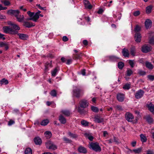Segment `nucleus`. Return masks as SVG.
I'll return each mask as SVG.
<instances>
[{
  "label": "nucleus",
  "instance_id": "obj_30",
  "mask_svg": "<svg viewBox=\"0 0 154 154\" xmlns=\"http://www.w3.org/2000/svg\"><path fill=\"white\" fill-rule=\"evenodd\" d=\"M146 120L149 123H152L153 122L152 118L149 115L147 116L146 118Z\"/></svg>",
  "mask_w": 154,
  "mask_h": 154
},
{
  "label": "nucleus",
  "instance_id": "obj_18",
  "mask_svg": "<svg viewBox=\"0 0 154 154\" xmlns=\"http://www.w3.org/2000/svg\"><path fill=\"white\" fill-rule=\"evenodd\" d=\"M145 65L146 67L150 69H152L153 68V66L151 63L147 61L146 62Z\"/></svg>",
  "mask_w": 154,
  "mask_h": 154
},
{
  "label": "nucleus",
  "instance_id": "obj_6",
  "mask_svg": "<svg viewBox=\"0 0 154 154\" xmlns=\"http://www.w3.org/2000/svg\"><path fill=\"white\" fill-rule=\"evenodd\" d=\"M144 94V91L140 89L137 91L135 93V97L137 99H139L142 97Z\"/></svg>",
  "mask_w": 154,
  "mask_h": 154
},
{
  "label": "nucleus",
  "instance_id": "obj_59",
  "mask_svg": "<svg viewBox=\"0 0 154 154\" xmlns=\"http://www.w3.org/2000/svg\"><path fill=\"white\" fill-rule=\"evenodd\" d=\"M81 74L83 75H85V69H83L81 71Z\"/></svg>",
  "mask_w": 154,
  "mask_h": 154
},
{
  "label": "nucleus",
  "instance_id": "obj_38",
  "mask_svg": "<svg viewBox=\"0 0 154 154\" xmlns=\"http://www.w3.org/2000/svg\"><path fill=\"white\" fill-rule=\"evenodd\" d=\"M25 154H32V150L30 148H27L25 151Z\"/></svg>",
  "mask_w": 154,
  "mask_h": 154
},
{
  "label": "nucleus",
  "instance_id": "obj_20",
  "mask_svg": "<svg viewBox=\"0 0 154 154\" xmlns=\"http://www.w3.org/2000/svg\"><path fill=\"white\" fill-rule=\"evenodd\" d=\"M34 141L36 145H40L42 143L41 139L39 137L35 138L34 139Z\"/></svg>",
  "mask_w": 154,
  "mask_h": 154
},
{
  "label": "nucleus",
  "instance_id": "obj_45",
  "mask_svg": "<svg viewBox=\"0 0 154 154\" xmlns=\"http://www.w3.org/2000/svg\"><path fill=\"white\" fill-rule=\"evenodd\" d=\"M124 66V64L122 62H119L118 63V67L119 69H122Z\"/></svg>",
  "mask_w": 154,
  "mask_h": 154
},
{
  "label": "nucleus",
  "instance_id": "obj_44",
  "mask_svg": "<svg viewBox=\"0 0 154 154\" xmlns=\"http://www.w3.org/2000/svg\"><path fill=\"white\" fill-rule=\"evenodd\" d=\"M91 109L93 112H98L99 110L98 109L97 107L93 106H91Z\"/></svg>",
  "mask_w": 154,
  "mask_h": 154
},
{
  "label": "nucleus",
  "instance_id": "obj_62",
  "mask_svg": "<svg viewBox=\"0 0 154 154\" xmlns=\"http://www.w3.org/2000/svg\"><path fill=\"white\" fill-rule=\"evenodd\" d=\"M136 143V141H134L132 142L131 144L132 146L134 147L135 146Z\"/></svg>",
  "mask_w": 154,
  "mask_h": 154
},
{
  "label": "nucleus",
  "instance_id": "obj_21",
  "mask_svg": "<svg viewBox=\"0 0 154 154\" xmlns=\"http://www.w3.org/2000/svg\"><path fill=\"white\" fill-rule=\"evenodd\" d=\"M24 26L26 27L29 28L34 25L32 23H30L28 22H24Z\"/></svg>",
  "mask_w": 154,
  "mask_h": 154
},
{
  "label": "nucleus",
  "instance_id": "obj_33",
  "mask_svg": "<svg viewBox=\"0 0 154 154\" xmlns=\"http://www.w3.org/2000/svg\"><path fill=\"white\" fill-rule=\"evenodd\" d=\"M140 136L141 141L142 142H146L147 140L146 136L143 134H141Z\"/></svg>",
  "mask_w": 154,
  "mask_h": 154
},
{
  "label": "nucleus",
  "instance_id": "obj_22",
  "mask_svg": "<svg viewBox=\"0 0 154 154\" xmlns=\"http://www.w3.org/2000/svg\"><path fill=\"white\" fill-rule=\"evenodd\" d=\"M59 120L60 122L63 124H64L66 123V120L65 118L62 115H60L59 117Z\"/></svg>",
  "mask_w": 154,
  "mask_h": 154
},
{
  "label": "nucleus",
  "instance_id": "obj_24",
  "mask_svg": "<svg viewBox=\"0 0 154 154\" xmlns=\"http://www.w3.org/2000/svg\"><path fill=\"white\" fill-rule=\"evenodd\" d=\"M126 75L130 76L133 74V71L131 69L128 68L126 71Z\"/></svg>",
  "mask_w": 154,
  "mask_h": 154
},
{
  "label": "nucleus",
  "instance_id": "obj_4",
  "mask_svg": "<svg viewBox=\"0 0 154 154\" xmlns=\"http://www.w3.org/2000/svg\"><path fill=\"white\" fill-rule=\"evenodd\" d=\"M91 148L96 152H100L101 148L97 143H91L90 144Z\"/></svg>",
  "mask_w": 154,
  "mask_h": 154
},
{
  "label": "nucleus",
  "instance_id": "obj_26",
  "mask_svg": "<svg viewBox=\"0 0 154 154\" xmlns=\"http://www.w3.org/2000/svg\"><path fill=\"white\" fill-rule=\"evenodd\" d=\"M148 108L149 111L154 114V105L150 104L148 106Z\"/></svg>",
  "mask_w": 154,
  "mask_h": 154
},
{
  "label": "nucleus",
  "instance_id": "obj_9",
  "mask_svg": "<svg viewBox=\"0 0 154 154\" xmlns=\"http://www.w3.org/2000/svg\"><path fill=\"white\" fill-rule=\"evenodd\" d=\"M152 49V48L150 46L144 45L142 48V51L144 53H146L150 51Z\"/></svg>",
  "mask_w": 154,
  "mask_h": 154
},
{
  "label": "nucleus",
  "instance_id": "obj_32",
  "mask_svg": "<svg viewBox=\"0 0 154 154\" xmlns=\"http://www.w3.org/2000/svg\"><path fill=\"white\" fill-rule=\"evenodd\" d=\"M44 134L45 135V136L48 138H50L52 136L51 133L49 131H45Z\"/></svg>",
  "mask_w": 154,
  "mask_h": 154
},
{
  "label": "nucleus",
  "instance_id": "obj_54",
  "mask_svg": "<svg viewBox=\"0 0 154 154\" xmlns=\"http://www.w3.org/2000/svg\"><path fill=\"white\" fill-rule=\"evenodd\" d=\"M14 123L15 122L14 121L12 120H11L9 121L8 123V125L10 126L12 125V124H14Z\"/></svg>",
  "mask_w": 154,
  "mask_h": 154
},
{
  "label": "nucleus",
  "instance_id": "obj_48",
  "mask_svg": "<svg viewBox=\"0 0 154 154\" xmlns=\"http://www.w3.org/2000/svg\"><path fill=\"white\" fill-rule=\"evenodd\" d=\"M147 77L151 81H152L154 80V75H148Z\"/></svg>",
  "mask_w": 154,
  "mask_h": 154
},
{
  "label": "nucleus",
  "instance_id": "obj_7",
  "mask_svg": "<svg viewBox=\"0 0 154 154\" xmlns=\"http://www.w3.org/2000/svg\"><path fill=\"white\" fill-rule=\"evenodd\" d=\"M46 147L49 149L55 150L57 149V146L51 143V141H48L46 143Z\"/></svg>",
  "mask_w": 154,
  "mask_h": 154
},
{
  "label": "nucleus",
  "instance_id": "obj_46",
  "mask_svg": "<svg viewBox=\"0 0 154 154\" xmlns=\"http://www.w3.org/2000/svg\"><path fill=\"white\" fill-rule=\"evenodd\" d=\"M68 134L71 137L73 138H76L77 137V135L76 134H73L70 132L68 133Z\"/></svg>",
  "mask_w": 154,
  "mask_h": 154
},
{
  "label": "nucleus",
  "instance_id": "obj_12",
  "mask_svg": "<svg viewBox=\"0 0 154 154\" xmlns=\"http://www.w3.org/2000/svg\"><path fill=\"white\" fill-rule=\"evenodd\" d=\"M84 3L85 5V7L86 9H91L92 8V6L90 4L89 1L84 0Z\"/></svg>",
  "mask_w": 154,
  "mask_h": 154
},
{
  "label": "nucleus",
  "instance_id": "obj_64",
  "mask_svg": "<svg viewBox=\"0 0 154 154\" xmlns=\"http://www.w3.org/2000/svg\"><path fill=\"white\" fill-rule=\"evenodd\" d=\"M72 60L71 59L68 60L67 61L66 63V64H69L71 63Z\"/></svg>",
  "mask_w": 154,
  "mask_h": 154
},
{
  "label": "nucleus",
  "instance_id": "obj_58",
  "mask_svg": "<svg viewBox=\"0 0 154 154\" xmlns=\"http://www.w3.org/2000/svg\"><path fill=\"white\" fill-rule=\"evenodd\" d=\"M63 40L64 42H66L68 40V38L66 36H64L63 37Z\"/></svg>",
  "mask_w": 154,
  "mask_h": 154
},
{
  "label": "nucleus",
  "instance_id": "obj_1",
  "mask_svg": "<svg viewBox=\"0 0 154 154\" xmlns=\"http://www.w3.org/2000/svg\"><path fill=\"white\" fill-rule=\"evenodd\" d=\"M8 24L11 25L12 27L9 26H4L3 27V29L4 32L11 34H17L18 33V30L20 29V27L16 24L9 21L8 22Z\"/></svg>",
  "mask_w": 154,
  "mask_h": 154
},
{
  "label": "nucleus",
  "instance_id": "obj_23",
  "mask_svg": "<svg viewBox=\"0 0 154 154\" xmlns=\"http://www.w3.org/2000/svg\"><path fill=\"white\" fill-rule=\"evenodd\" d=\"M109 59L110 60L112 61H116L119 59L118 57L114 56H110Z\"/></svg>",
  "mask_w": 154,
  "mask_h": 154
},
{
  "label": "nucleus",
  "instance_id": "obj_55",
  "mask_svg": "<svg viewBox=\"0 0 154 154\" xmlns=\"http://www.w3.org/2000/svg\"><path fill=\"white\" fill-rule=\"evenodd\" d=\"M140 14V12L139 11H137L134 12L133 13L134 16H137L139 15Z\"/></svg>",
  "mask_w": 154,
  "mask_h": 154
},
{
  "label": "nucleus",
  "instance_id": "obj_2",
  "mask_svg": "<svg viewBox=\"0 0 154 154\" xmlns=\"http://www.w3.org/2000/svg\"><path fill=\"white\" fill-rule=\"evenodd\" d=\"M7 13L9 14L14 15L19 22H22L23 21V16L19 14L20 11L18 10H10L8 11Z\"/></svg>",
  "mask_w": 154,
  "mask_h": 154
},
{
  "label": "nucleus",
  "instance_id": "obj_36",
  "mask_svg": "<svg viewBox=\"0 0 154 154\" xmlns=\"http://www.w3.org/2000/svg\"><path fill=\"white\" fill-rule=\"evenodd\" d=\"M58 71V69H57V68H55L51 72L52 76L54 77L55 76Z\"/></svg>",
  "mask_w": 154,
  "mask_h": 154
},
{
  "label": "nucleus",
  "instance_id": "obj_34",
  "mask_svg": "<svg viewBox=\"0 0 154 154\" xmlns=\"http://www.w3.org/2000/svg\"><path fill=\"white\" fill-rule=\"evenodd\" d=\"M1 2L4 4L5 6L9 5L11 3L8 0H1Z\"/></svg>",
  "mask_w": 154,
  "mask_h": 154
},
{
  "label": "nucleus",
  "instance_id": "obj_14",
  "mask_svg": "<svg viewBox=\"0 0 154 154\" xmlns=\"http://www.w3.org/2000/svg\"><path fill=\"white\" fill-rule=\"evenodd\" d=\"M141 38V34L138 32L136 33L135 34V41L137 42H140Z\"/></svg>",
  "mask_w": 154,
  "mask_h": 154
},
{
  "label": "nucleus",
  "instance_id": "obj_61",
  "mask_svg": "<svg viewBox=\"0 0 154 154\" xmlns=\"http://www.w3.org/2000/svg\"><path fill=\"white\" fill-rule=\"evenodd\" d=\"M106 141L109 143H112L113 142V140L112 139H110L109 140H106Z\"/></svg>",
  "mask_w": 154,
  "mask_h": 154
},
{
  "label": "nucleus",
  "instance_id": "obj_13",
  "mask_svg": "<svg viewBox=\"0 0 154 154\" xmlns=\"http://www.w3.org/2000/svg\"><path fill=\"white\" fill-rule=\"evenodd\" d=\"M17 35L19 37V38L22 40H26L28 38V35L25 34L23 33H17Z\"/></svg>",
  "mask_w": 154,
  "mask_h": 154
},
{
  "label": "nucleus",
  "instance_id": "obj_43",
  "mask_svg": "<svg viewBox=\"0 0 154 154\" xmlns=\"http://www.w3.org/2000/svg\"><path fill=\"white\" fill-rule=\"evenodd\" d=\"M130 85L129 84H126L123 86V88L125 90H128L130 88Z\"/></svg>",
  "mask_w": 154,
  "mask_h": 154
},
{
  "label": "nucleus",
  "instance_id": "obj_56",
  "mask_svg": "<svg viewBox=\"0 0 154 154\" xmlns=\"http://www.w3.org/2000/svg\"><path fill=\"white\" fill-rule=\"evenodd\" d=\"M63 139L64 141L67 143H70L71 141L70 140L65 137L63 138Z\"/></svg>",
  "mask_w": 154,
  "mask_h": 154
},
{
  "label": "nucleus",
  "instance_id": "obj_49",
  "mask_svg": "<svg viewBox=\"0 0 154 154\" xmlns=\"http://www.w3.org/2000/svg\"><path fill=\"white\" fill-rule=\"evenodd\" d=\"M140 29V28L138 26H136L135 28V31L136 33L138 32Z\"/></svg>",
  "mask_w": 154,
  "mask_h": 154
},
{
  "label": "nucleus",
  "instance_id": "obj_53",
  "mask_svg": "<svg viewBox=\"0 0 154 154\" xmlns=\"http://www.w3.org/2000/svg\"><path fill=\"white\" fill-rule=\"evenodd\" d=\"M131 54L133 56H134L135 54V50L134 48H132L131 51Z\"/></svg>",
  "mask_w": 154,
  "mask_h": 154
},
{
  "label": "nucleus",
  "instance_id": "obj_15",
  "mask_svg": "<svg viewBox=\"0 0 154 154\" xmlns=\"http://www.w3.org/2000/svg\"><path fill=\"white\" fill-rule=\"evenodd\" d=\"M152 21L150 20H146L145 22V26L146 28L148 29L151 27L152 26Z\"/></svg>",
  "mask_w": 154,
  "mask_h": 154
},
{
  "label": "nucleus",
  "instance_id": "obj_27",
  "mask_svg": "<svg viewBox=\"0 0 154 154\" xmlns=\"http://www.w3.org/2000/svg\"><path fill=\"white\" fill-rule=\"evenodd\" d=\"M8 83V81L5 79H3L0 81V84L1 85H7Z\"/></svg>",
  "mask_w": 154,
  "mask_h": 154
},
{
  "label": "nucleus",
  "instance_id": "obj_63",
  "mask_svg": "<svg viewBox=\"0 0 154 154\" xmlns=\"http://www.w3.org/2000/svg\"><path fill=\"white\" fill-rule=\"evenodd\" d=\"M6 43L4 42H1L0 43V47H4L5 46Z\"/></svg>",
  "mask_w": 154,
  "mask_h": 154
},
{
  "label": "nucleus",
  "instance_id": "obj_41",
  "mask_svg": "<svg viewBox=\"0 0 154 154\" xmlns=\"http://www.w3.org/2000/svg\"><path fill=\"white\" fill-rule=\"evenodd\" d=\"M81 124L84 126H87L88 125L89 122L85 120H83L81 121Z\"/></svg>",
  "mask_w": 154,
  "mask_h": 154
},
{
  "label": "nucleus",
  "instance_id": "obj_60",
  "mask_svg": "<svg viewBox=\"0 0 154 154\" xmlns=\"http://www.w3.org/2000/svg\"><path fill=\"white\" fill-rule=\"evenodd\" d=\"M83 43L84 45H87L88 44V42L86 40H84L83 41Z\"/></svg>",
  "mask_w": 154,
  "mask_h": 154
},
{
  "label": "nucleus",
  "instance_id": "obj_10",
  "mask_svg": "<svg viewBox=\"0 0 154 154\" xmlns=\"http://www.w3.org/2000/svg\"><path fill=\"white\" fill-rule=\"evenodd\" d=\"M88 102L85 100H81L79 103L80 107L83 108L87 107L88 106Z\"/></svg>",
  "mask_w": 154,
  "mask_h": 154
},
{
  "label": "nucleus",
  "instance_id": "obj_16",
  "mask_svg": "<svg viewBox=\"0 0 154 154\" xmlns=\"http://www.w3.org/2000/svg\"><path fill=\"white\" fill-rule=\"evenodd\" d=\"M39 15H38L36 13L34 14L33 17L31 18H28L27 20H32L35 22L39 18Z\"/></svg>",
  "mask_w": 154,
  "mask_h": 154
},
{
  "label": "nucleus",
  "instance_id": "obj_29",
  "mask_svg": "<svg viewBox=\"0 0 154 154\" xmlns=\"http://www.w3.org/2000/svg\"><path fill=\"white\" fill-rule=\"evenodd\" d=\"M82 54L80 52L74 54V57L76 59H80L82 56Z\"/></svg>",
  "mask_w": 154,
  "mask_h": 154
},
{
  "label": "nucleus",
  "instance_id": "obj_47",
  "mask_svg": "<svg viewBox=\"0 0 154 154\" xmlns=\"http://www.w3.org/2000/svg\"><path fill=\"white\" fill-rule=\"evenodd\" d=\"M50 94L52 96L55 97L56 96L57 92L55 90H53L51 91Z\"/></svg>",
  "mask_w": 154,
  "mask_h": 154
},
{
  "label": "nucleus",
  "instance_id": "obj_5",
  "mask_svg": "<svg viewBox=\"0 0 154 154\" xmlns=\"http://www.w3.org/2000/svg\"><path fill=\"white\" fill-rule=\"evenodd\" d=\"M94 121L97 123H102L104 121V119L100 115H97L94 117Z\"/></svg>",
  "mask_w": 154,
  "mask_h": 154
},
{
  "label": "nucleus",
  "instance_id": "obj_19",
  "mask_svg": "<svg viewBox=\"0 0 154 154\" xmlns=\"http://www.w3.org/2000/svg\"><path fill=\"white\" fill-rule=\"evenodd\" d=\"M79 152L82 153H85L87 152L86 149L82 146H80L78 149Z\"/></svg>",
  "mask_w": 154,
  "mask_h": 154
},
{
  "label": "nucleus",
  "instance_id": "obj_25",
  "mask_svg": "<svg viewBox=\"0 0 154 154\" xmlns=\"http://www.w3.org/2000/svg\"><path fill=\"white\" fill-rule=\"evenodd\" d=\"M142 150V148L141 147L139 148L136 149H134L132 150H131L130 151L131 152H134L136 153H139L141 152Z\"/></svg>",
  "mask_w": 154,
  "mask_h": 154
},
{
  "label": "nucleus",
  "instance_id": "obj_52",
  "mask_svg": "<svg viewBox=\"0 0 154 154\" xmlns=\"http://www.w3.org/2000/svg\"><path fill=\"white\" fill-rule=\"evenodd\" d=\"M7 9V8L3 6L2 5L0 4V11L5 10Z\"/></svg>",
  "mask_w": 154,
  "mask_h": 154
},
{
  "label": "nucleus",
  "instance_id": "obj_28",
  "mask_svg": "<svg viewBox=\"0 0 154 154\" xmlns=\"http://www.w3.org/2000/svg\"><path fill=\"white\" fill-rule=\"evenodd\" d=\"M62 112L66 116H69L71 114L70 112L69 111L66 110H62Z\"/></svg>",
  "mask_w": 154,
  "mask_h": 154
},
{
  "label": "nucleus",
  "instance_id": "obj_8",
  "mask_svg": "<svg viewBox=\"0 0 154 154\" xmlns=\"http://www.w3.org/2000/svg\"><path fill=\"white\" fill-rule=\"evenodd\" d=\"M134 118L133 114L129 112H127L125 114V119L129 122H132Z\"/></svg>",
  "mask_w": 154,
  "mask_h": 154
},
{
  "label": "nucleus",
  "instance_id": "obj_17",
  "mask_svg": "<svg viewBox=\"0 0 154 154\" xmlns=\"http://www.w3.org/2000/svg\"><path fill=\"white\" fill-rule=\"evenodd\" d=\"M122 53L123 56L125 57H128L129 56V53L128 50L124 48L122 50Z\"/></svg>",
  "mask_w": 154,
  "mask_h": 154
},
{
  "label": "nucleus",
  "instance_id": "obj_50",
  "mask_svg": "<svg viewBox=\"0 0 154 154\" xmlns=\"http://www.w3.org/2000/svg\"><path fill=\"white\" fill-rule=\"evenodd\" d=\"M27 13L30 17V18L32 17H33L34 14V13L31 12L30 11H28L27 12Z\"/></svg>",
  "mask_w": 154,
  "mask_h": 154
},
{
  "label": "nucleus",
  "instance_id": "obj_40",
  "mask_svg": "<svg viewBox=\"0 0 154 154\" xmlns=\"http://www.w3.org/2000/svg\"><path fill=\"white\" fill-rule=\"evenodd\" d=\"M138 74L140 75L143 76L146 75V72L144 71L139 69L138 70Z\"/></svg>",
  "mask_w": 154,
  "mask_h": 154
},
{
  "label": "nucleus",
  "instance_id": "obj_57",
  "mask_svg": "<svg viewBox=\"0 0 154 154\" xmlns=\"http://www.w3.org/2000/svg\"><path fill=\"white\" fill-rule=\"evenodd\" d=\"M115 107L119 110H123V108L120 106L117 105Z\"/></svg>",
  "mask_w": 154,
  "mask_h": 154
},
{
  "label": "nucleus",
  "instance_id": "obj_51",
  "mask_svg": "<svg viewBox=\"0 0 154 154\" xmlns=\"http://www.w3.org/2000/svg\"><path fill=\"white\" fill-rule=\"evenodd\" d=\"M149 43L152 45H154V38H151L149 41Z\"/></svg>",
  "mask_w": 154,
  "mask_h": 154
},
{
  "label": "nucleus",
  "instance_id": "obj_31",
  "mask_svg": "<svg viewBox=\"0 0 154 154\" xmlns=\"http://www.w3.org/2000/svg\"><path fill=\"white\" fill-rule=\"evenodd\" d=\"M45 70L46 71L48 70V69L49 67H52L51 64V62L49 63L48 62H47L45 65Z\"/></svg>",
  "mask_w": 154,
  "mask_h": 154
},
{
  "label": "nucleus",
  "instance_id": "obj_3",
  "mask_svg": "<svg viewBox=\"0 0 154 154\" xmlns=\"http://www.w3.org/2000/svg\"><path fill=\"white\" fill-rule=\"evenodd\" d=\"M84 91L82 89L77 87H74L73 92V95L74 96L79 98L82 97Z\"/></svg>",
  "mask_w": 154,
  "mask_h": 154
},
{
  "label": "nucleus",
  "instance_id": "obj_42",
  "mask_svg": "<svg viewBox=\"0 0 154 154\" xmlns=\"http://www.w3.org/2000/svg\"><path fill=\"white\" fill-rule=\"evenodd\" d=\"M128 63L131 67L133 68L134 66L135 63L134 60H129Z\"/></svg>",
  "mask_w": 154,
  "mask_h": 154
},
{
  "label": "nucleus",
  "instance_id": "obj_37",
  "mask_svg": "<svg viewBox=\"0 0 154 154\" xmlns=\"http://www.w3.org/2000/svg\"><path fill=\"white\" fill-rule=\"evenodd\" d=\"M85 136L86 138H88L90 141H92L93 139L94 138L93 137L88 134L85 133Z\"/></svg>",
  "mask_w": 154,
  "mask_h": 154
},
{
  "label": "nucleus",
  "instance_id": "obj_39",
  "mask_svg": "<svg viewBox=\"0 0 154 154\" xmlns=\"http://www.w3.org/2000/svg\"><path fill=\"white\" fill-rule=\"evenodd\" d=\"M152 8V6H149L147 7L146 8V13L148 14L150 13L151 11Z\"/></svg>",
  "mask_w": 154,
  "mask_h": 154
},
{
  "label": "nucleus",
  "instance_id": "obj_35",
  "mask_svg": "<svg viewBox=\"0 0 154 154\" xmlns=\"http://www.w3.org/2000/svg\"><path fill=\"white\" fill-rule=\"evenodd\" d=\"M49 122V121L48 119L44 120L41 122V125H42L45 126L47 125Z\"/></svg>",
  "mask_w": 154,
  "mask_h": 154
},
{
  "label": "nucleus",
  "instance_id": "obj_11",
  "mask_svg": "<svg viewBox=\"0 0 154 154\" xmlns=\"http://www.w3.org/2000/svg\"><path fill=\"white\" fill-rule=\"evenodd\" d=\"M116 97L117 100L118 101L120 102H122L125 99V94L119 93L117 94Z\"/></svg>",
  "mask_w": 154,
  "mask_h": 154
}]
</instances>
